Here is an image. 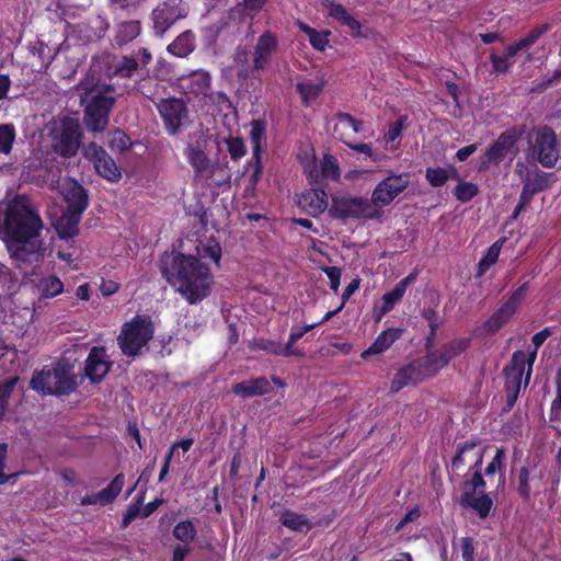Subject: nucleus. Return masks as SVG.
I'll return each mask as SVG.
<instances>
[{"label": "nucleus", "mask_w": 561, "mask_h": 561, "mask_svg": "<svg viewBox=\"0 0 561 561\" xmlns=\"http://www.w3.org/2000/svg\"><path fill=\"white\" fill-rule=\"evenodd\" d=\"M44 228L38 213L25 196L0 204V239L19 270L42 261L45 252L39 234Z\"/></svg>", "instance_id": "1"}, {"label": "nucleus", "mask_w": 561, "mask_h": 561, "mask_svg": "<svg viewBox=\"0 0 561 561\" xmlns=\"http://www.w3.org/2000/svg\"><path fill=\"white\" fill-rule=\"evenodd\" d=\"M198 257L176 254L171 264L163 268V274L171 286L180 293L188 304L194 305L205 299L211 291L214 277L209 267L202 259H210L219 264L221 248L218 242L209 240L196 248Z\"/></svg>", "instance_id": "2"}, {"label": "nucleus", "mask_w": 561, "mask_h": 561, "mask_svg": "<svg viewBox=\"0 0 561 561\" xmlns=\"http://www.w3.org/2000/svg\"><path fill=\"white\" fill-rule=\"evenodd\" d=\"M81 102L87 103L84 123L89 130L103 131L108 124V113L114 99L107 96L108 85L100 84L93 78H89L80 84Z\"/></svg>", "instance_id": "3"}, {"label": "nucleus", "mask_w": 561, "mask_h": 561, "mask_svg": "<svg viewBox=\"0 0 561 561\" xmlns=\"http://www.w3.org/2000/svg\"><path fill=\"white\" fill-rule=\"evenodd\" d=\"M31 387L45 394H65L78 387V376L72 365L59 362L36 373L31 380Z\"/></svg>", "instance_id": "4"}, {"label": "nucleus", "mask_w": 561, "mask_h": 561, "mask_svg": "<svg viewBox=\"0 0 561 561\" xmlns=\"http://www.w3.org/2000/svg\"><path fill=\"white\" fill-rule=\"evenodd\" d=\"M154 335V324L147 314L135 316L122 325L117 336V344L122 353L128 357H136L147 350L148 343Z\"/></svg>", "instance_id": "5"}, {"label": "nucleus", "mask_w": 561, "mask_h": 561, "mask_svg": "<svg viewBox=\"0 0 561 561\" xmlns=\"http://www.w3.org/2000/svg\"><path fill=\"white\" fill-rule=\"evenodd\" d=\"M49 141L53 150L62 157H72L81 144L80 125L76 118L64 117L49 124Z\"/></svg>", "instance_id": "6"}, {"label": "nucleus", "mask_w": 561, "mask_h": 561, "mask_svg": "<svg viewBox=\"0 0 561 561\" xmlns=\"http://www.w3.org/2000/svg\"><path fill=\"white\" fill-rule=\"evenodd\" d=\"M536 360V351L530 354H526L523 351H517L513 354L511 363L505 368V389L507 392V399L513 404L520 390L523 380L524 385H528L533 365Z\"/></svg>", "instance_id": "7"}, {"label": "nucleus", "mask_w": 561, "mask_h": 561, "mask_svg": "<svg viewBox=\"0 0 561 561\" xmlns=\"http://www.w3.org/2000/svg\"><path fill=\"white\" fill-rule=\"evenodd\" d=\"M330 213L336 218L377 219L380 217L373 199L352 195L334 196Z\"/></svg>", "instance_id": "8"}, {"label": "nucleus", "mask_w": 561, "mask_h": 561, "mask_svg": "<svg viewBox=\"0 0 561 561\" xmlns=\"http://www.w3.org/2000/svg\"><path fill=\"white\" fill-rule=\"evenodd\" d=\"M410 185L409 173H389L381 180L371 193V199L379 213L382 215V208L390 205Z\"/></svg>", "instance_id": "9"}, {"label": "nucleus", "mask_w": 561, "mask_h": 561, "mask_svg": "<svg viewBox=\"0 0 561 561\" xmlns=\"http://www.w3.org/2000/svg\"><path fill=\"white\" fill-rule=\"evenodd\" d=\"M209 138L203 131L195 133L184 150L186 160L198 176H210L213 164L207 153Z\"/></svg>", "instance_id": "10"}, {"label": "nucleus", "mask_w": 561, "mask_h": 561, "mask_svg": "<svg viewBox=\"0 0 561 561\" xmlns=\"http://www.w3.org/2000/svg\"><path fill=\"white\" fill-rule=\"evenodd\" d=\"M559 144L556 133L547 127L540 128L535 134L533 154L545 168H552L559 160Z\"/></svg>", "instance_id": "11"}, {"label": "nucleus", "mask_w": 561, "mask_h": 561, "mask_svg": "<svg viewBox=\"0 0 561 561\" xmlns=\"http://www.w3.org/2000/svg\"><path fill=\"white\" fill-rule=\"evenodd\" d=\"M38 301L49 300L60 296L65 290L64 282L55 274L33 270L26 278Z\"/></svg>", "instance_id": "12"}, {"label": "nucleus", "mask_w": 561, "mask_h": 561, "mask_svg": "<svg viewBox=\"0 0 561 561\" xmlns=\"http://www.w3.org/2000/svg\"><path fill=\"white\" fill-rule=\"evenodd\" d=\"M187 5L182 0H165L152 12L153 27L158 35L164 34L173 23L186 16Z\"/></svg>", "instance_id": "13"}, {"label": "nucleus", "mask_w": 561, "mask_h": 561, "mask_svg": "<svg viewBox=\"0 0 561 561\" xmlns=\"http://www.w3.org/2000/svg\"><path fill=\"white\" fill-rule=\"evenodd\" d=\"M469 346L467 339H456L446 343L439 351L430 353L424 358V367L427 375H436L448 363L459 356Z\"/></svg>", "instance_id": "14"}, {"label": "nucleus", "mask_w": 561, "mask_h": 561, "mask_svg": "<svg viewBox=\"0 0 561 561\" xmlns=\"http://www.w3.org/2000/svg\"><path fill=\"white\" fill-rule=\"evenodd\" d=\"M159 113L170 135H175L187 122L188 111L180 99L162 100L158 105Z\"/></svg>", "instance_id": "15"}, {"label": "nucleus", "mask_w": 561, "mask_h": 561, "mask_svg": "<svg viewBox=\"0 0 561 561\" xmlns=\"http://www.w3.org/2000/svg\"><path fill=\"white\" fill-rule=\"evenodd\" d=\"M83 154L93 162L96 172L102 178L111 182H116L121 179L119 169L101 146L91 142L83 148Z\"/></svg>", "instance_id": "16"}, {"label": "nucleus", "mask_w": 561, "mask_h": 561, "mask_svg": "<svg viewBox=\"0 0 561 561\" xmlns=\"http://www.w3.org/2000/svg\"><path fill=\"white\" fill-rule=\"evenodd\" d=\"M518 134L515 130L503 133L481 158L479 170H485L491 163H500L508 153H515Z\"/></svg>", "instance_id": "17"}, {"label": "nucleus", "mask_w": 561, "mask_h": 561, "mask_svg": "<svg viewBox=\"0 0 561 561\" xmlns=\"http://www.w3.org/2000/svg\"><path fill=\"white\" fill-rule=\"evenodd\" d=\"M526 295V287L520 286L515 290L508 300L485 322L484 329L488 333L493 334L497 332L515 313L518 305Z\"/></svg>", "instance_id": "18"}, {"label": "nucleus", "mask_w": 561, "mask_h": 561, "mask_svg": "<svg viewBox=\"0 0 561 561\" xmlns=\"http://www.w3.org/2000/svg\"><path fill=\"white\" fill-rule=\"evenodd\" d=\"M111 366L105 348L94 346L85 360L84 373L92 382H100L107 375Z\"/></svg>", "instance_id": "19"}, {"label": "nucleus", "mask_w": 561, "mask_h": 561, "mask_svg": "<svg viewBox=\"0 0 561 561\" xmlns=\"http://www.w3.org/2000/svg\"><path fill=\"white\" fill-rule=\"evenodd\" d=\"M433 375L426 374V368L424 367V359L421 362H413L403 368H401L393 377L391 381V391L398 392L402 388L417 383L424 380L427 377H432Z\"/></svg>", "instance_id": "20"}, {"label": "nucleus", "mask_w": 561, "mask_h": 561, "mask_svg": "<svg viewBox=\"0 0 561 561\" xmlns=\"http://www.w3.org/2000/svg\"><path fill=\"white\" fill-rule=\"evenodd\" d=\"M61 194L68 207L67 210L84 211L88 206V196L84 188L73 180H65L61 184Z\"/></svg>", "instance_id": "21"}, {"label": "nucleus", "mask_w": 561, "mask_h": 561, "mask_svg": "<svg viewBox=\"0 0 561 561\" xmlns=\"http://www.w3.org/2000/svg\"><path fill=\"white\" fill-rule=\"evenodd\" d=\"M276 37L266 32L259 37L254 54H253V69L261 71L266 68L273 51L276 49Z\"/></svg>", "instance_id": "22"}, {"label": "nucleus", "mask_w": 561, "mask_h": 561, "mask_svg": "<svg viewBox=\"0 0 561 561\" xmlns=\"http://www.w3.org/2000/svg\"><path fill=\"white\" fill-rule=\"evenodd\" d=\"M298 204L312 216H318L328 208V196L322 190H309L300 195Z\"/></svg>", "instance_id": "23"}, {"label": "nucleus", "mask_w": 561, "mask_h": 561, "mask_svg": "<svg viewBox=\"0 0 561 561\" xmlns=\"http://www.w3.org/2000/svg\"><path fill=\"white\" fill-rule=\"evenodd\" d=\"M411 279V276L403 278L396 285V287L392 290L386 293L382 296L381 305L378 307L376 311V318L378 321L389 311H391L393 307L401 300Z\"/></svg>", "instance_id": "24"}, {"label": "nucleus", "mask_w": 561, "mask_h": 561, "mask_svg": "<svg viewBox=\"0 0 561 561\" xmlns=\"http://www.w3.org/2000/svg\"><path fill=\"white\" fill-rule=\"evenodd\" d=\"M271 390L272 386L265 377L238 382L232 387V392L242 398L262 396Z\"/></svg>", "instance_id": "25"}, {"label": "nucleus", "mask_w": 561, "mask_h": 561, "mask_svg": "<svg viewBox=\"0 0 561 561\" xmlns=\"http://www.w3.org/2000/svg\"><path fill=\"white\" fill-rule=\"evenodd\" d=\"M210 77L205 71H194L180 79V85L187 94H206L209 90Z\"/></svg>", "instance_id": "26"}, {"label": "nucleus", "mask_w": 561, "mask_h": 561, "mask_svg": "<svg viewBox=\"0 0 561 561\" xmlns=\"http://www.w3.org/2000/svg\"><path fill=\"white\" fill-rule=\"evenodd\" d=\"M482 457V450L478 448L474 443L466 444L453 459V470H459L466 463H468L470 468L480 467Z\"/></svg>", "instance_id": "27"}, {"label": "nucleus", "mask_w": 561, "mask_h": 561, "mask_svg": "<svg viewBox=\"0 0 561 561\" xmlns=\"http://www.w3.org/2000/svg\"><path fill=\"white\" fill-rule=\"evenodd\" d=\"M401 333L402 330L394 328L382 331L374 343L362 353V358L383 353L401 336Z\"/></svg>", "instance_id": "28"}, {"label": "nucleus", "mask_w": 561, "mask_h": 561, "mask_svg": "<svg viewBox=\"0 0 561 561\" xmlns=\"http://www.w3.org/2000/svg\"><path fill=\"white\" fill-rule=\"evenodd\" d=\"M82 211L77 210H66L62 216L56 222V230L58 236L61 239H69L78 234L79 232V221L81 218Z\"/></svg>", "instance_id": "29"}, {"label": "nucleus", "mask_w": 561, "mask_h": 561, "mask_svg": "<svg viewBox=\"0 0 561 561\" xmlns=\"http://www.w3.org/2000/svg\"><path fill=\"white\" fill-rule=\"evenodd\" d=\"M516 172L522 178L524 182V186L527 188V192L538 193L547 187V178L543 173L535 170L534 172H526L525 168L522 163L516 164Z\"/></svg>", "instance_id": "30"}, {"label": "nucleus", "mask_w": 561, "mask_h": 561, "mask_svg": "<svg viewBox=\"0 0 561 561\" xmlns=\"http://www.w3.org/2000/svg\"><path fill=\"white\" fill-rule=\"evenodd\" d=\"M280 524L291 531L305 533L311 529L312 523L305 515L286 510L279 516Z\"/></svg>", "instance_id": "31"}, {"label": "nucleus", "mask_w": 561, "mask_h": 561, "mask_svg": "<svg viewBox=\"0 0 561 561\" xmlns=\"http://www.w3.org/2000/svg\"><path fill=\"white\" fill-rule=\"evenodd\" d=\"M461 502L474 510L480 517H486L492 507V500L488 495L482 493L472 494L470 491L463 492Z\"/></svg>", "instance_id": "32"}, {"label": "nucleus", "mask_w": 561, "mask_h": 561, "mask_svg": "<svg viewBox=\"0 0 561 561\" xmlns=\"http://www.w3.org/2000/svg\"><path fill=\"white\" fill-rule=\"evenodd\" d=\"M194 44L195 35L191 31H186L168 46V50L176 57H186L193 51Z\"/></svg>", "instance_id": "33"}, {"label": "nucleus", "mask_w": 561, "mask_h": 561, "mask_svg": "<svg viewBox=\"0 0 561 561\" xmlns=\"http://www.w3.org/2000/svg\"><path fill=\"white\" fill-rule=\"evenodd\" d=\"M297 25L299 30L307 35L313 48L321 51L327 48L329 44V31H317L302 22H298Z\"/></svg>", "instance_id": "34"}, {"label": "nucleus", "mask_w": 561, "mask_h": 561, "mask_svg": "<svg viewBox=\"0 0 561 561\" xmlns=\"http://www.w3.org/2000/svg\"><path fill=\"white\" fill-rule=\"evenodd\" d=\"M124 481V476L117 474L105 489L98 492L100 505L104 506L112 503L121 493Z\"/></svg>", "instance_id": "35"}, {"label": "nucleus", "mask_w": 561, "mask_h": 561, "mask_svg": "<svg viewBox=\"0 0 561 561\" xmlns=\"http://www.w3.org/2000/svg\"><path fill=\"white\" fill-rule=\"evenodd\" d=\"M234 64L240 77H254L256 70L253 69V57H251L247 50L241 48L237 49L234 54Z\"/></svg>", "instance_id": "36"}, {"label": "nucleus", "mask_w": 561, "mask_h": 561, "mask_svg": "<svg viewBox=\"0 0 561 561\" xmlns=\"http://www.w3.org/2000/svg\"><path fill=\"white\" fill-rule=\"evenodd\" d=\"M265 134V126L261 121H253L250 125V140L253 149V158L260 163L262 140Z\"/></svg>", "instance_id": "37"}, {"label": "nucleus", "mask_w": 561, "mask_h": 561, "mask_svg": "<svg viewBox=\"0 0 561 561\" xmlns=\"http://www.w3.org/2000/svg\"><path fill=\"white\" fill-rule=\"evenodd\" d=\"M323 83L314 80H304L297 84V90L302 101L308 104L313 101L321 92Z\"/></svg>", "instance_id": "38"}, {"label": "nucleus", "mask_w": 561, "mask_h": 561, "mask_svg": "<svg viewBox=\"0 0 561 561\" xmlns=\"http://www.w3.org/2000/svg\"><path fill=\"white\" fill-rule=\"evenodd\" d=\"M256 346L260 350H263V351H266L268 353H272L274 355H279V356H291V355L298 354L295 350H289L288 346H286L285 344H283L280 342H276V341L262 340V341L257 342Z\"/></svg>", "instance_id": "39"}, {"label": "nucleus", "mask_w": 561, "mask_h": 561, "mask_svg": "<svg viewBox=\"0 0 561 561\" xmlns=\"http://www.w3.org/2000/svg\"><path fill=\"white\" fill-rule=\"evenodd\" d=\"M140 33V24L137 21L122 23L118 27L116 38L119 43H128Z\"/></svg>", "instance_id": "40"}, {"label": "nucleus", "mask_w": 561, "mask_h": 561, "mask_svg": "<svg viewBox=\"0 0 561 561\" xmlns=\"http://www.w3.org/2000/svg\"><path fill=\"white\" fill-rule=\"evenodd\" d=\"M403 117H400L392 124H390L388 131L383 135V142L386 147H388L390 150H396L397 146L394 145L396 140H398L401 137L402 129H403Z\"/></svg>", "instance_id": "41"}, {"label": "nucleus", "mask_w": 561, "mask_h": 561, "mask_svg": "<svg viewBox=\"0 0 561 561\" xmlns=\"http://www.w3.org/2000/svg\"><path fill=\"white\" fill-rule=\"evenodd\" d=\"M173 535L182 542H190L193 541L196 536V528L191 520H184L174 527Z\"/></svg>", "instance_id": "42"}, {"label": "nucleus", "mask_w": 561, "mask_h": 561, "mask_svg": "<svg viewBox=\"0 0 561 561\" xmlns=\"http://www.w3.org/2000/svg\"><path fill=\"white\" fill-rule=\"evenodd\" d=\"M108 146L112 150L122 152L130 148L131 140L125 133L116 129L108 135Z\"/></svg>", "instance_id": "43"}, {"label": "nucleus", "mask_w": 561, "mask_h": 561, "mask_svg": "<svg viewBox=\"0 0 561 561\" xmlns=\"http://www.w3.org/2000/svg\"><path fill=\"white\" fill-rule=\"evenodd\" d=\"M502 241L494 242L488 250L484 257L479 263V273L483 274L490 266H492L499 259Z\"/></svg>", "instance_id": "44"}, {"label": "nucleus", "mask_w": 561, "mask_h": 561, "mask_svg": "<svg viewBox=\"0 0 561 561\" xmlns=\"http://www.w3.org/2000/svg\"><path fill=\"white\" fill-rule=\"evenodd\" d=\"M319 173H321L324 178L336 180L340 175L337 160L332 156L325 154L321 162V171Z\"/></svg>", "instance_id": "45"}, {"label": "nucleus", "mask_w": 561, "mask_h": 561, "mask_svg": "<svg viewBox=\"0 0 561 561\" xmlns=\"http://www.w3.org/2000/svg\"><path fill=\"white\" fill-rule=\"evenodd\" d=\"M301 164L306 174H308L309 179L312 182H318L320 173L317 168L316 157L313 152H305L301 158Z\"/></svg>", "instance_id": "46"}, {"label": "nucleus", "mask_w": 561, "mask_h": 561, "mask_svg": "<svg viewBox=\"0 0 561 561\" xmlns=\"http://www.w3.org/2000/svg\"><path fill=\"white\" fill-rule=\"evenodd\" d=\"M478 194V186L471 182H459L455 195L460 202H469Z\"/></svg>", "instance_id": "47"}, {"label": "nucleus", "mask_w": 561, "mask_h": 561, "mask_svg": "<svg viewBox=\"0 0 561 561\" xmlns=\"http://www.w3.org/2000/svg\"><path fill=\"white\" fill-rule=\"evenodd\" d=\"M540 32L534 31L515 44L508 46V55L515 56L518 51L529 48L539 38Z\"/></svg>", "instance_id": "48"}, {"label": "nucleus", "mask_w": 561, "mask_h": 561, "mask_svg": "<svg viewBox=\"0 0 561 561\" xmlns=\"http://www.w3.org/2000/svg\"><path fill=\"white\" fill-rule=\"evenodd\" d=\"M344 142L353 150L367 156L373 162H381L386 159L383 154L376 152L370 144H351Z\"/></svg>", "instance_id": "49"}, {"label": "nucleus", "mask_w": 561, "mask_h": 561, "mask_svg": "<svg viewBox=\"0 0 561 561\" xmlns=\"http://www.w3.org/2000/svg\"><path fill=\"white\" fill-rule=\"evenodd\" d=\"M15 133L11 125L0 126V152L8 153L11 150Z\"/></svg>", "instance_id": "50"}, {"label": "nucleus", "mask_w": 561, "mask_h": 561, "mask_svg": "<svg viewBox=\"0 0 561 561\" xmlns=\"http://www.w3.org/2000/svg\"><path fill=\"white\" fill-rule=\"evenodd\" d=\"M351 128L354 133H359L362 130V122L355 119L350 114H340L337 116V123L335 126V130H343Z\"/></svg>", "instance_id": "51"}, {"label": "nucleus", "mask_w": 561, "mask_h": 561, "mask_svg": "<svg viewBox=\"0 0 561 561\" xmlns=\"http://www.w3.org/2000/svg\"><path fill=\"white\" fill-rule=\"evenodd\" d=\"M513 57L514 56L508 55V47L505 49V53L502 56L493 54L491 56V61H492V67H493L494 71L495 72H506L514 64V61L512 60Z\"/></svg>", "instance_id": "52"}, {"label": "nucleus", "mask_w": 561, "mask_h": 561, "mask_svg": "<svg viewBox=\"0 0 561 561\" xmlns=\"http://www.w3.org/2000/svg\"><path fill=\"white\" fill-rule=\"evenodd\" d=\"M227 149L232 159H240L247 152L243 140L239 137H228L226 140Z\"/></svg>", "instance_id": "53"}, {"label": "nucleus", "mask_w": 561, "mask_h": 561, "mask_svg": "<svg viewBox=\"0 0 561 561\" xmlns=\"http://www.w3.org/2000/svg\"><path fill=\"white\" fill-rule=\"evenodd\" d=\"M449 178V171L435 168L426 170V179L433 186H442Z\"/></svg>", "instance_id": "54"}, {"label": "nucleus", "mask_w": 561, "mask_h": 561, "mask_svg": "<svg viewBox=\"0 0 561 561\" xmlns=\"http://www.w3.org/2000/svg\"><path fill=\"white\" fill-rule=\"evenodd\" d=\"M478 468H474V472L472 473V477L470 481H466L463 485V492L470 491L472 494L474 493H481L484 488V481L481 476V473L478 471Z\"/></svg>", "instance_id": "55"}, {"label": "nucleus", "mask_w": 561, "mask_h": 561, "mask_svg": "<svg viewBox=\"0 0 561 561\" xmlns=\"http://www.w3.org/2000/svg\"><path fill=\"white\" fill-rule=\"evenodd\" d=\"M322 271L327 274L330 279V287L333 291L339 290L340 278H341V270L339 267H322Z\"/></svg>", "instance_id": "56"}, {"label": "nucleus", "mask_w": 561, "mask_h": 561, "mask_svg": "<svg viewBox=\"0 0 561 561\" xmlns=\"http://www.w3.org/2000/svg\"><path fill=\"white\" fill-rule=\"evenodd\" d=\"M317 324H309L301 329H293L288 339V342L285 344L289 347V350H294L293 345L299 341L307 332L316 328Z\"/></svg>", "instance_id": "57"}, {"label": "nucleus", "mask_w": 561, "mask_h": 561, "mask_svg": "<svg viewBox=\"0 0 561 561\" xmlns=\"http://www.w3.org/2000/svg\"><path fill=\"white\" fill-rule=\"evenodd\" d=\"M329 14L337 20L341 24H344L350 16H352L347 10L341 4H332L329 10Z\"/></svg>", "instance_id": "58"}, {"label": "nucleus", "mask_w": 561, "mask_h": 561, "mask_svg": "<svg viewBox=\"0 0 561 561\" xmlns=\"http://www.w3.org/2000/svg\"><path fill=\"white\" fill-rule=\"evenodd\" d=\"M460 551L463 561H473L474 548L471 539L461 538L460 539Z\"/></svg>", "instance_id": "59"}, {"label": "nucleus", "mask_w": 561, "mask_h": 561, "mask_svg": "<svg viewBox=\"0 0 561 561\" xmlns=\"http://www.w3.org/2000/svg\"><path fill=\"white\" fill-rule=\"evenodd\" d=\"M518 479H519L518 491L522 494V496L527 499L529 496V492H530V488L528 484L529 472H528L527 468L520 469Z\"/></svg>", "instance_id": "60"}, {"label": "nucleus", "mask_w": 561, "mask_h": 561, "mask_svg": "<svg viewBox=\"0 0 561 561\" xmlns=\"http://www.w3.org/2000/svg\"><path fill=\"white\" fill-rule=\"evenodd\" d=\"M504 460V450L497 449L495 456L493 457L492 461L486 467V474H493L496 471L501 470L502 465Z\"/></svg>", "instance_id": "61"}, {"label": "nucleus", "mask_w": 561, "mask_h": 561, "mask_svg": "<svg viewBox=\"0 0 561 561\" xmlns=\"http://www.w3.org/2000/svg\"><path fill=\"white\" fill-rule=\"evenodd\" d=\"M5 456H7V445L0 444V485L9 481L11 477L16 476L14 474H5L4 468H5Z\"/></svg>", "instance_id": "62"}, {"label": "nucleus", "mask_w": 561, "mask_h": 561, "mask_svg": "<svg viewBox=\"0 0 561 561\" xmlns=\"http://www.w3.org/2000/svg\"><path fill=\"white\" fill-rule=\"evenodd\" d=\"M369 173L370 172L368 170L354 169V170L347 171L344 175V179L352 183H356V182L366 180L369 176Z\"/></svg>", "instance_id": "63"}, {"label": "nucleus", "mask_w": 561, "mask_h": 561, "mask_svg": "<svg viewBox=\"0 0 561 561\" xmlns=\"http://www.w3.org/2000/svg\"><path fill=\"white\" fill-rule=\"evenodd\" d=\"M137 68V62L131 58H124L117 73L122 77H128Z\"/></svg>", "instance_id": "64"}]
</instances>
